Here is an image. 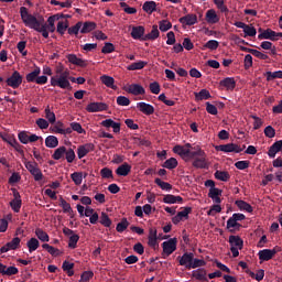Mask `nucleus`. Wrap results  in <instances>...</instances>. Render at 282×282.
<instances>
[{"instance_id":"61","label":"nucleus","mask_w":282,"mask_h":282,"mask_svg":"<svg viewBox=\"0 0 282 282\" xmlns=\"http://www.w3.org/2000/svg\"><path fill=\"white\" fill-rule=\"evenodd\" d=\"M240 226L241 225L232 216L227 220L228 230H237Z\"/></svg>"},{"instance_id":"40","label":"nucleus","mask_w":282,"mask_h":282,"mask_svg":"<svg viewBox=\"0 0 282 282\" xmlns=\"http://www.w3.org/2000/svg\"><path fill=\"white\" fill-rule=\"evenodd\" d=\"M148 63L144 61L134 62L127 66L128 72H135L138 69H144L147 67Z\"/></svg>"},{"instance_id":"15","label":"nucleus","mask_w":282,"mask_h":282,"mask_svg":"<svg viewBox=\"0 0 282 282\" xmlns=\"http://www.w3.org/2000/svg\"><path fill=\"white\" fill-rule=\"evenodd\" d=\"M12 193H13V199L10 202V206L13 213H19L21 210V205H22L21 194L19 193V191H17V188H12Z\"/></svg>"},{"instance_id":"25","label":"nucleus","mask_w":282,"mask_h":282,"mask_svg":"<svg viewBox=\"0 0 282 282\" xmlns=\"http://www.w3.org/2000/svg\"><path fill=\"white\" fill-rule=\"evenodd\" d=\"M67 61H68V63H72V65H77V67H87V62H85V59L76 56V54H68Z\"/></svg>"},{"instance_id":"7","label":"nucleus","mask_w":282,"mask_h":282,"mask_svg":"<svg viewBox=\"0 0 282 282\" xmlns=\"http://www.w3.org/2000/svg\"><path fill=\"white\" fill-rule=\"evenodd\" d=\"M163 254L171 257L177 250V238H171L162 243Z\"/></svg>"},{"instance_id":"6","label":"nucleus","mask_w":282,"mask_h":282,"mask_svg":"<svg viewBox=\"0 0 282 282\" xmlns=\"http://www.w3.org/2000/svg\"><path fill=\"white\" fill-rule=\"evenodd\" d=\"M230 251L234 258L239 257V250L243 249V240L239 236L229 237Z\"/></svg>"},{"instance_id":"14","label":"nucleus","mask_w":282,"mask_h":282,"mask_svg":"<svg viewBox=\"0 0 282 282\" xmlns=\"http://www.w3.org/2000/svg\"><path fill=\"white\" fill-rule=\"evenodd\" d=\"M107 109H109V106L105 102H90L86 107L88 113H98L100 111H107Z\"/></svg>"},{"instance_id":"48","label":"nucleus","mask_w":282,"mask_h":282,"mask_svg":"<svg viewBox=\"0 0 282 282\" xmlns=\"http://www.w3.org/2000/svg\"><path fill=\"white\" fill-rule=\"evenodd\" d=\"M80 240V236L76 235L75 236H70L68 238V248H70V250H76V248H78V241Z\"/></svg>"},{"instance_id":"47","label":"nucleus","mask_w":282,"mask_h":282,"mask_svg":"<svg viewBox=\"0 0 282 282\" xmlns=\"http://www.w3.org/2000/svg\"><path fill=\"white\" fill-rule=\"evenodd\" d=\"M44 113H45L46 121L48 123L54 124V122H56V115L54 113V111L50 109V106L45 108Z\"/></svg>"},{"instance_id":"36","label":"nucleus","mask_w":282,"mask_h":282,"mask_svg":"<svg viewBox=\"0 0 282 282\" xmlns=\"http://www.w3.org/2000/svg\"><path fill=\"white\" fill-rule=\"evenodd\" d=\"M85 177H87V173L74 172L70 174V178L76 186H80V184H83V180H85Z\"/></svg>"},{"instance_id":"43","label":"nucleus","mask_w":282,"mask_h":282,"mask_svg":"<svg viewBox=\"0 0 282 282\" xmlns=\"http://www.w3.org/2000/svg\"><path fill=\"white\" fill-rule=\"evenodd\" d=\"M56 30H57L58 34H61V35L65 34V32H67V30H69V21H67V20L58 21Z\"/></svg>"},{"instance_id":"46","label":"nucleus","mask_w":282,"mask_h":282,"mask_svg":"<svg viewBox=\"0 0 282 282\" xmlns=\"http://www.w3.org/2000/svg\"><path fill=\"white\" fill-rule=\"evenodd\" d=\"M35 236L37 237V239L42 242H47L50 241V235H47V232H45L43 229L41 228H36L35 229Z\"/></svg>"},{"instance_id":"2","label":"nucleus","mask_w":282,"mask_h":282,"mask_svg":"<svg viewBox=\"0 0 282 282\" xmlns=\"http://www.w3.org/2000/svg\"><path fill=\"white\" fill-rule=\"evenodd\" d=\"M173 152L181 158H188L193 161L195 169H206L208 166V159H206V152L202 150L199 145L192 147L191 143L185 145H175Z\"/></svg>"},{"instance_id":"29","label":"nucleus","mask_w":282,"mask_h":282,"mask_svg":"<svg viewBox=\"0 0 282 282\" xmlns=\"http://www.w3.org/2000/svg\"><path fill=\"white\" fill-rule=\"evenodd\" d=\"M148 246L155 248L158 246V229L151 228L149 230Z\"/></svg>"},{"instance_id":"63","label":"nucleus","mask_w":282,"mask_h":282,"mask_svg":"<svg viewBox=\"0 0 282 282\" xmlns=\"http://www.w3.org/2000/svg\"><path fill=\"white\" fill-rule=\"evenodd\" d=\"M217 213H221V205L215 203V205H213L207 212V215L209 217H215Z\"/></svg>"},{"instance_id":"27","label":"nucleus","mask_w":282,"mask_h":282,"mask_svg":"<svg viewBox=\"0 0 282 282\" xmlns=\"http://www.w3.org/2000/svg\"><path fill=\"white\" fill-rule=\"evenodd\" d=\"M53 133H59L61 135H69V133H72V128H64L63 122L58 121L53 127Z\"/></svg>"},{"instance_id":"19","label":"nucleus","mask_w":282,"mask_h":282,"mask_svg":"<svg viewBox=\"0 0 282 282\" xmlns=\"http://www.w3.org/2000/svg\"><path fill=\"white\" fill-rule=\"evenodd\" d=\"M274 254H276V249H263L258 252L261 262L270 261V259L274 258Z\"/></svg>"},{"instance_id":"20","label":"nucleus","mask_w":282,"mask_h":282,"mask_svg":"<svg viewBox=\"0 0 282 282\" xmlns=\"http://www.w3.org/2000/svg\"><path fill=\"white\" fill-rule=\"evenodd\" d=\"M19 272V268L12 265L8 267L3 263H0V274L2 276H14Z\"/></svg>"},{"instance_id":"13","label":"nucleus","mask_w":282,"mask_h":282,"mask_svg":"<svg viewBox=\"0 0 282 282\" xmlns=\"http://www.w3.org/2000/svg\"><path fill=\"white\" fill-rule=\"evenodd\" d=\"M96 151V145L94 143H85L77 148L78 160H83L88 153Z\"/></svg>"},{"instance_id":"35","label":"nucleus","mask_w":282,"mask_h":282,"mask_svg":"<svg viewBox=\"0 0 282 282\" xmlns=\"http://www.w3.org/2000/svg\"><path fill=\"white\" fill-rule=\"evenodd\" d=\"M182 202H184V198H182V196H175L173 194H166L163 197L164 204H182Z\"/></svg>"},{"instance_id":"11","label":"nucleus","mask_w":282,"mask_h":282,"mask_svg":"<svg viewBox=\"0 0 282 282\" xmlns=\"http://www.w3.org/2000/svg\"><path fill=\"white\" fill-rule=\"evenodd\" d=\"M21 248V238L15 237L11 241L7 242L3 247L0 248L1 254H6V252H10V250H18Z\"/></svg>"},{"instance_id":"24","label":"nucleus","mask_w":282,"mask_h":282,"mask_svg":"<svg viewBox=\"0 0 282 282\" xmlns=\"http://www.w3.org/2000/svg\"><path fill=\"white\" fill-rule=\"evenodd\" d=\"M220 87H225L227 91H232L235 87H237V82H235V77H227L220 80Z\"/></svg>"},{"instance_id":"54","label":"nucleus","mask_w":282,"mask_h":282,"mask_svg":"<svg viewBox=\"0 0 282 282\" xmlns=\"http://www.w3.org/2000/svg\"><path fill=\"white\" fill-rule=\"evenodd\" d=\"M65 160L66 162H68V164H72L74 162V160H76V152H74V149L69 148L66 149L65 152Z\"/></svg>"},{"instance_id":"60","label":"nucleus","mask_w":282,"mask_h":282,"mask_svg":"<svg viewBox=\"0 0 282 282\" xmlns=\"http://www.w3.org/2000/svg\"><path fill=\"white\" fill-rule=\"evenodd\" d=\"M100 224L101 226H105V228H111V218H109V215H107V213H101Z\"/></svg>"},{"instance_id":"32","label":"nucleus","mask_w":282,"mask_h":282,"mask_svg":"<svg viewBox=\"0 0 282 282\" xmlns=\"http://www.w3.org/2000/svg\"><path fill=\"white\" fill-rule=\"evenodd\" d=\"M143 12L147 14H153V12L158 11V3L155 1H145L142 6Z\"/></svg>"},{"instance_id":"34","label":"nucleus","mask_w":282,"mask_h":282,"mask_svg":"<svg viewBox=\"0 0 282 282\" xmlns=\"http://www.w3.org/2000/svg\"><path fill=\"white\" fill-rule=\"evenodd\" d=\"M129 173H131V165L129 163H123L116 170V174L119 177H127Z\"/></svg>"},{"instance_id":"49","label":"nucleus","mask_w":282,"mask_h":282,"mask_svg":"<svg viewBox=\"0 0 282 282\" xmlns=\"http://www.w3.org/2000/svg\"><path fill=\"white\" fill-rule=\"evenodd\" d=\"M214 175L216 180H219V182H228V180H230V174H228V172L216 171Z\"/></svg>"},{"instance_id":"4","label":"nucleus","mask_w":282,"mask_h":282,"mask_svg":"<svg viewBox=\"0 0 282 282\" xmlns=\"http://www.w3.org/2000/svg\"><path fill=\"white\" fill-rule=\"evenodd\" d=\"M26 83H36V85H46L47 76L41 75V67H35L34 70L26 74Z\"/></svg>"},{"instance_id":"17","label":"nucleus","mask_w":282,"mask_h":282,"mask_svg":"<svg viewBox=\"0 0 282 282\" xmlns=\"http://www.w3.org/2000/svg\"><path fill=\"white\" fill-rule=\"evenodd\" d=\"M105 129H112L113 133H120V122L113 121V119H105L100 122Z\"/></svg>"},{"instance_id":"57","label":"nucleus","mask_w":282,"mask_h":282,"mask_svg":"<svg viewBox=\"0 0 282 282\" xmlns=\"http://www.w3.org/2000/svg\"><path fill=\"white\" fill-rule=\"evenodd\" d=\"M129 228V220L127 218H122L120 223L117 224L116 230L117 232H124Z\"/></svg>"},{"instance_id":"53","label":"nucleus","mask_w":282,"mask_h":282,"mask_svg":"<svg viewBox=\"0 0 282 282\" xmlns=\"http://www.w3.org/2000/svg\"><path fill=\"white\" fill-rule=\"evenodd\" d=\"M62 268L64 272H67L68 276H74V263L69 261H64Z\"/></svg>"},{"instance_id":"42","label":"nucleus","mask_w":282,"mask_h":282,"mask_svg":"<svg viewBox=\"0 0 282 282\" xmlns=\"http://www.w3.org/2000/svg\"><path fill=\"white\" fill-rule=\"evenodd\" d=\"M45 147H47V149H56V147H58V138L55 135L46 137Z\"/></svg>"},{"instance_id":"39","label":"nucleus","mask_w":282,"mask_h":282,"mask_svg":"<svg viewBox=\"0 0 282 282\" xmlns=\"http://www.w3.org/2000/svg\"><path fill=\"white\" fill-rule=\"evenodd\" d=\"M39 246H41V242H39V239L36 238H31L26 242V248H29V252H36L39 250Z\"/></svg>"},{"instance_id":"21","label":"nucleus","mask_w":282,"mask_h":282,"mask_svg":"<svg viewBox=\"0 0 282 282\" xmlns=\"http://www.w3.org/2000/svg\"><path fill=\"white\" fill-rule=\"evenodd\" d=\"M205 21L209 23V25H215L216 23H219V15L217 14V11H215V9L207 10L205 14Z\"/></svg>"},{"instance_id":"52","label":"nucleus","mask_w":282,"mask_h":282,"mask_svg":"<svg viewBox=\"0 0 282 282\" xmlns=\"http://www.w3.org/2000/svg\"><path fill=\"white\" fill-rule=\"evenodd\" d=\"M171 28H173V24L169 20H161L159 22V30L161 32H169V30H171Z\"/></svg>"},{"instance_id":"18","label":"nucleus","mask_w":282,"mask_h":282,"mask_svg":"<svg viewBox=\"0 0 282 282\" xmlns=\"http://www.w3.org/2000/svg\"><path fill=\"white\" fill-rule=\"evenodd\" d=\"M137 108L141 113H144L145 116H152V113H155V108L151 104H147L144 101H140L137 104Z\"/></svg>"},{"instance_id":"12","label":"nucleus","mask_w":282,"mask_h":282,"mask_svg":"<svg viewBox=\"0 0 282 282\" xmlns=\"http://www.w3.org/2000/svg\"><path fill=\"white\" fill-rule=\"evenodd\" d=\"M123 89L128 94H132V96H144L147 94V90L140 84H131L126 86Z\"/></svg>"},{"instance_id":"3","label":"nucleus","mask_w":282,"mask_h":282,"mask_svg":"<svg viewBox=\"0 0 282 282\" xmlns=\"http://www.w3.org/2000/svg\"><path fill=\"white\" fill-rule=\"evenodd\" d=\"M76 82V78L69 77V70L61 72V69L56 70V75L51 77V87H59V89H72V83Z\"/></svg>"},{"instance_id":"33","label":"nucleus","mask_w":282,"mask_h":282,"mask_svg":"<svg viewBox=\"0 0 282 282\" xmlns=\"http://www.w3.org/2000/svg\"><path fill=\"white\" fill-rule=\"evenodd\" d=\"M130 34L134 41L142 40L144 37V26H133Z\"/></svg>"},{"instance_id":"8","label":"nucleus","mask_w":282,"mask_h":282,"mask_svg":"<svg viewBox=\"0 0 282 282\" xmlns=\"http://www.w3.org/2000/svg\"><path fill=\"white\" fill-rule=\"evenodd\" d=\"M243 148L235 144V143H227V144H221V145H216V151H221L223 153H241L243 151Z\"/></svg>"},{"instance_id":"1","label":"nucleus","mask_w":282,"mask_h":282,"mask_svg":"<svg viewBox=\"0 0 282 282\" xmlns=\"http://www.w3.org/2000/svg\"><path fill=\"white\" fill-rule=\"evenodd\" d=\"M20 15L24 25L30 28V30H34L35 32L42 34L43 39H50V32H56V21H59V19L65 17L63 14L51 15L47 19V24L45 23L43 15L35 18L28 11V8L25 7L20 8Z\"/></svg>"},{"instance_id":"22","label":"nucleus","mask_w":282,"mask_h":282,"mask_svg":"<svg viewBox=\"0 0 282 282\" xmlns=\"http://www.w3.org/2000/svg\"><path fill=\"white\" fill-rule=\"evenodd\" d=\"M194 257L195 254H193V252H186L182 257H178L180 265H184L185 268H188V270H191V264L193 263Z\"/></svg>"},{"instance_id":"37","label":"nucleus","mask_w":282,"mask_h":282,"mask_svg":"<svg viewBox=\"0 0 282 282\" xmlns=\"http://www.w3.org/2000/svg\"><path fill=\"white\" fill-rule=\"evenodd\" d=\"M100 80L106 87H109L110 89H118V86H116V79L109 75H102L100 77Z\"/></svg>"},{"instance_id":"62","label":"nucleus","mask_w":282,"mask_h":282,"mask_svg":"<svg viewBox=\"0 0 282 282\" xmlns=\"http://www.w3.org/2000/svg\"><path fill=\"white\" fill-rule=\"evenodd\" d=\"M70 130L76 131V133L85 134L87 131L83 128V126L79 122H72L70 123Z\"/></svg>"},{"instance_id":"41","label":"nucleus","mask_w":282,"mask_h":282,"mask_svg":"<svg viewBox=\"0 0 282 282\" xmlns=\"http://www.w3.org/2000/svg\"><path fill=\"white\" fill-rule=\"evenodd\" d=\"M65 153H67V148L62 145L54 151L52 158L53 160H63V158H65Z\"/></svg>"},{"instance_id":"38","label":"nucleus","mask_w":282,"mask_h":282,"mask_svg":"<svg viewBox=\"0 0 282 282\" xmlns=\"http://www.w3.org/2000/svg\"><path fill=\"white\" fill-rule=\"evenodd\" d=\"M258 39H265L269 41H275L276 40V32L272 31L271 29L264 30L262 33L258 35Z\"/></svg>"},{"instance_id":"28","label":"nucleus","mask_w":282,"mask_h":282,"mask_svg":"<svg viewBox=\"0 0 282 282\" xmlns=\"http://www.w3.org/2000/svg\"><path fill=\"white\" fill-rule=\"evenodd\" d=\"M96 28H97L96 22H91V21L82 22L80 34H89V32H94Z\"/></svg>"},{"instance_id":"64","label":"nucleus","mask_w":282,"mask_h":282,"mask_svg":"<svg viewBox=\"0 0 282 282\" xmlns=\"http://www.w3.org/2000/svg\"><path fill=\"white\" fill-rule=\"evenodd\" d=\"M59 206L63 208L64 213H73L72 205H69L63 197L59 198Z\"/></svg>"},{"instance_id":"44","label":"nucleus","mask_w":282,"mask_h":282,"mask_svg":"<svg viewBox=\"0 0 282 282\" xmlns=\"http://www.w3.org/2000/svg\"><path fill=\"white\" fill-rule=\"evenodd\" d=\"M192 276L197 281H206V271L205 269H196L192 271Z\"/></svg>"},{"instance_id":"56","label":"nucleus","mask_w":282,"mask_h":282,"mask_svg":"<svg viewBox=\"0 0 282 282\" xmlns=\"http://www.w3.org/2000/svg\"><path fill=\"white\" fill-rule=\"evenodd\" d=\"M267 76V80L270 83V80H274V78H282V70H275V72H267L264 74Z\"/></svg>"},{"instance_id":"23","label":"nucleus","mask_w":282,"mask_h":282,"mask_svg":"<svg viewBox=\"0 0 282 282\" xmlns=\"http://www.w3.org/2000/svg\"><path fill=\"white\" fill-rule=\"evenodd\" d=\"M223 193H224V191L216 187V188L209 189L208 197H209V199H212L214 202V204H221Z\"/></svg>"},{"instance_id":"55","label":"nucleus","mask_w":282,"mask_h":282,"mask_svg":"<svg viewBox=\"0 0 282 282\" xmlns=\"http://www.w3.org/2000/svg\"><path fill=\"white\" fill-rule=\"evenodd\" d=\"M249 275L251 279H254L256 281H263V278L265 276V270L259 269L256 273L250 272Z\"/></svg>"},{"instance_id":"16","label":"nucleus","mask_w":282,"mask_h":282,"mask_svg":"<svg viewBox=\"0 0 282 282\" xmlns=\"http://www.w3.org/2000/svg\"><path fill=\"white\" fill-rule=\"evenodd\" d=\"M191 213H193V208L192 207H185L182 212H178L177 215H175L172 218V223L177 226V224H180V221H184V219H188V215H191Z\"/></svg>"},{"instance_id":"10","label":"nucleus","mask_w":282,"mask_h":282,"mask_svg":"<svg viewBox=\"0 0 282 282\" xmlns=\"http://www.w3.org/2000/svg\"><path fill=\"white\" fill-rule=\"evenodd\" d=\"M234 25L243 30L245 37L246 36H257V29L252 24H246L241 21L235 22Z\"/></svg>"},{"instance_id":"45","label":"nucleus","mask_w":282,"mask_h":282,"mask_svg":"<svg viewBox=\"0 0 282 282\" xmlns=\"http://www.w3.org/2000/svg\"><path fill=\"white\" fill-rule=\"evenodd\" d=\"M177 159L170 158L163 163V169H169V171H173V169H177Z\"/></svg>"},{"instance_id":"50","label":"nucleus","mask_w":282,"mask_h":282,"mask_svg":"<svg viewBox=\"0 0 282 282\" xmlns=\"http://www.w3.org/2000/svg\"><path fill=\"white\" fill-rule=\"evenodd\" d=\"M210 98V91L202 89L199 93H195L196 100H208Z\"/></svg>"},{"instance_id":"51","label":"nucleus","mask_w":282,"mask_h":282,"mask_svg":"<svg viewBox=\"0 0 282 282\" xmlns=\"http://www.w3.org/2000/svg\"><path fill=\"white\" fill-rule=\"evenodd\" d=\"M154 184H158L161 187V191H172L173 189V185L162 181V178H155Z\"/></svg>"},{"instance_id":"59","label":"nucleus","mask_w":282,"mask_h":282,"mask_svg":"<svg viewBox=\"0 0 282 282\" xmlns=\"http://www.w3.org/2000/svg\"><path fill=\"white\" fill-rule=\"evenodd\" d=\"M216 8L218 10H220V12L223 13H227V12H230V10H228V7L226 6V2L224 0H213Z\"/></svg>"},{"instance_id":"31","label":"nucleus","mask_w":282,"mask_h":282,"mask_svg":"<svg viewBox=\"0 0 282 282\" xmlns=\"http://www.w3.org/2000/svg\"><path fill=\"white\" fill-rule=\"evenodd\" d=\"M156 39H160V30L158 25H153L151 32L145 34L142 41H155Z\"/></svg>"},{"instance_id":"26","label":"nucleus","mask_w":282,"mask_h":282,"mask_svg":"<svg viewBox=\"0 0 282 282\" xmlns=\"http://www.w3.org/2000/svg\"><path fill=\"white\" fill-rule=\"evenodd\" d=\"M282 150V140L275 141L268 151V155L271 159L276 158V153H279Z\"/></svg>"},{"instance_id":"5","label":"nucleus","mask_w":282,"mask_h":282,"mask_svg":"<svg viewBox=\"0 0 282 282\" xmlns=\"http://www.w3.org/2000/svg\"><path fill=\"white\" fill-rule=\"evenodd\" d=\"M24 166L26 171L33 175L35 182H41V180H43V172H41L36 161H24Z\"/></svg>"},{"instance_id":"30","label":"nucleus","mask_w":282,"mask_h":282,"mask_svg":"<svg viewBox=\"0 0 282 282\" xmlns=\"http://www.w3.org/2000/svg\"><path fill=\"white\" fill-rule=\"evenodd\" d=\"M180 23L182 25H195L197 23V15L196 14H187L182 18H180Z\"/></svg>"},{"instance_id":"9","label":"nucleus","mask_w":282,"mask_h":282,"mask_svg":"<svg viewBox=\"0 0 282 282\" xmlns=\"http://www.w3.org/2000/svg\"><path fill=\"white\" fill-rule=\"evenodd\" d=\"M21 83H23V76H21L19 70H14L13 74L7 78V85L8 87H12V89H19Z\"/></svg>"},{"instance_id":"58","label":"nucleus","mask_w":282,"mask_h":282,"mask_svg":"<svg viewBox=\"0 0 282 282\" xmlns=\"http://www.w3.org/2000/svg\"><path fill=\"white\" fill-rule=\"evenodd\" d=\"M238 208H240V210H246L247 213H252V205L246 203L245 200H238L236 202Z\"/></svg>"}]
</instances>
